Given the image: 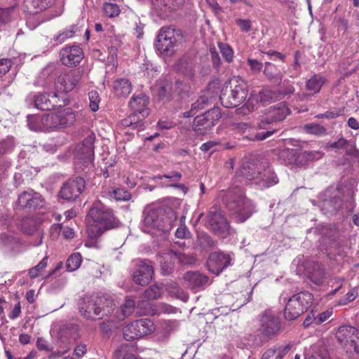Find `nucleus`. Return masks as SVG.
<instances>
[{"instance_id":"nucleus-1","label":"nucleus","mask_w":359,"mask_h":359,"mask_svg":"<svg viewBox=\"0 0 359 359\" xmlns=\"http://www.w3.org/2000/svg\"><path fill=\"white\" fill-rule=\"evenodd\" d=\"M76 121V116L70 108L61 109L43 117L27 116V124L34 131L50 132L69 127Z\"/></svg>"},{"instance_id":"nucleus-2","label":"nucleus","mask_w":359,"mask_h":359,"mask_svg":"<svg viewBox=\"0 0 359 359\" xmlns=\"http://www.w3.org/2000/svg\"><path fill=\"white\" fill-rule=\"evenodd\" d=\"M118 224L112 211L100 201L95 203L88 212L87 232L90 238L95 239L106 230Z\"/></svg>"},{"instance_id":"nucleus-3","label":"nucleus","mask_w":359,"mask_h":359,"mask_svg":"<svg viewBox=\"0 0 359 359\" xmlns=\"http://www.w3.org/2000/svg\"><path fill=\"white\" fill-rule=\"evenodd\" d=\"M176 219L175 212L172 210L166 212L163 209H152L145 212L142 222L144 232L155 234L158 231H168Z\"/></svg>"},{"instance_id":"nucleus-4","label":"nucleus","mask_w":359,"mask_h":359,"mask_svg":"<svg viewBox=\"0 0 359 359\" xmlns=\"http://www.w3.org/2000/svg\"><path fill=\"white\" fill-rule=\"evenodd\" d=\"M112 301L103 297H84L79 305L80 313L86 319L93 320L94 316L109 315L113 311Z\"/></svg>"},{"instance_id":"nucleus-5","label":"nucleus","mask_w":359,"mask_h":359,"mask_svg":"<svg viewBox=\"0 0 359 359\" xmlns=\"http://www.w3.org/2000/svg\"><path fill=\"white\" fill-rule=\"evenodd\" d=\"M148 102V97L145 95H133L129 102V107L133 112L128 118L121 121V125L124 127L142 129V121L149 114Z\"/></svg>"},{"instance_id":"nucleus-6","label":"nucleus","mask_w":359,"mask_h":359,"mask_svg":"<svg viewBox=\"0 0 359 359\" xmlns=\"http://www.w3.org/2000/svg\"><path fill=\"white\" fill-rule=\"evenodd\" d=\"M248 89L245 82L238 78L230 81V90L228 93L227 87L222 90L220 101L226 108H233L239 106L247 97Z\"/></svg>"},{"instance_id":"nucleus-7","label":"nucleus","mask_w":359,"mask_h":359,"mask_svg":"<svg viewBox=\"0 0 359 359\" xmlns=\"http://www.w3.org/2000/svg\"><path fill=\"white\" fill-rule=\"evenodd\" d=\"M313 295L309 292H302L292 295L286 304L284 316L288 320L297 318L311 305Z\"/></svg>"},{"instance_id":"nucleus-8","label":"nucleus","mask_w":359,"mask_h":359,"mask_svg":"<svg viewBox=\"0 0 359 359\" xmlns=\"http://www.w3.org/2000/svg\"><path fill=\"white\" fill-rule=\"evenodd\" d=\"M242 173L247 180H255V183L261 189L271 187L278 182V177L270 168H266L262 172L254 164L244 166Z\"/></svg>"},{"instance_id":"nucleus-9","label":"nucleus","mask_w":359,"mask_h":359,"mask_svg":"<svg viewBox=\"0 0 359 359\" xmlns=\"http://www.w3.org/2000/svg\"><path fill=\"white\" fill-rule=\"evenodd\" d=\"M154 330L153 322L148 319H140L126 325L123 328V338L128 341L140 339Z\"/></svg>"},{"instance_id":"nucleus-10","label":"nucleus","mask_w":359,"mask_h":359,"mask_svg":"<svg viewBox=\"0 0 359 359\" xmlns=\"http://www.w3.org/2000/svg\"><path fill=\"white\" fill-rule=\"evenodd\" d=\"M95 139V134L91 133L75 148L76 163L82 165L80 166L81 169L82 166L88 167L93 162Z\"/></svg>"},{"instance_id":"nucleus-11","label":"nucleus","mask_w":359,"mask_h":359,"mask_svg":"<svg viewBox=\"0 0 359 359\" xmlns=\"http://www.w3.org/2000/svg\"><path fill=\"white\" fill-rule=\"evenodd\" d=\"M339 342L347 351L359 353V330L352 326H341L336 333Z\"/></svg>"},{"instance_id":"nucleus-12","label":"nucleus","mask_w":359,"mask_h":359,"mask_svg":"<svg viewBox=\"0 0 359 359\" xmlns=\"http://www.w3.org/2000/svg\"><path fill=\"white\" fill-rule=\"evenodd\" d=\"M205 226L222 238L230 234L231 229L226 218L220 210L212 208L206 217Z\"/></svg>"},{"instance_id":"nucleus-13","label":"nucleus","mask_w":359,"mask_h":359,"mask_svg":"<svg viewBox=\"0 0 359 359\" xmlns=\"http://www.w3.org/2000/svg\"><path fill=\"white\" fill-rule=\"evenodd\" d=\"M220 117L221 112L219 108H212L194 118L193 129L198 135H205L217 123Z\"/></svg>"},{"instance_id":"nucleus-14","label":"nucleus","mask_w":359,"mask_h":359,"mask_svg":"<svg viewBox=\"0 0 359 359\" xmlns=\"http://www.w3.org/2000/svg\"><path fill=\"white\" fill-rule=\"evenodd\" d=\"M176 42L174 29L163 27L161 29L156 41V50L161 55L170 56L175 51Z\"/></svg>"},{"instance_id":"nucleus-15","label":"nucleus","mask_w":359,"mask_h":359,"mask_svg":"<svg viewBox=\"0 0 359 359\" xmlns=\"http://www.w3.org/2000/svg\"><path fill=\"white\" fill-rule=\"evenodd\" d=\"M227 205L233 211V214L238 222H245L253 212L251 202L247 200L241 193L233 198Z\"/></svg>"},{"instance_id":"nucleus-16","label":"nucleus","mask_w":359,"mask_h":359,"mask_svg":"<svg viewBox=\"0 0 359 359\" xmlns=\"http://www.w3.org/2000/svg\"><path fill=\"white\" fill-rule=\"evenodd\" d=\"M175 261L184 264H191L194 262L195 258L192 255H187L183 252L174 251L173 250L165 253L159 257L163 274H168Z\"/></svg>"},{"instance_id":"nucleus-17","label":"nucleus","mask_w":359,"mask_h":359,"mask_svg":"<svg viewBox=\"0 0 359 359\" xmlns=\"http://www.w3.org/2000/svg\"><path fill=\"white\" fill-rule=\"evenodd\" d=\"M83 76V72L79 70L70 71L68 73L60 75L56 83L57 93H67L72 90L80 83Z\"/></svg>"},{"instance_id":"nucleus-18","label":"nucleus","mask_w":359,"mask_h":359,"mask_svg":"<svg viewBox=\"0 0 359 359\" xmlns=\"http://www.w3.org/2000/svg\"><path fill=\"white\" fill-rule=\"evenodd\" d=\"M84 188L85 180L83 178L72 179L64 184L60 191V196L65 200L74 201L81 194Z\"/></svg>"},{"instance_id":"nucleus-19","label":"nucleus","mask_w":359,"mask_h":359,"mask_svg":"<svg viewBox=\"0 0 359 359\" xmlns=\"http://www.w3.org/2000/svg\"><path fill=\"white\" fill-rule=\"evenodd\" d=\"M231 260L229 254L222 252H212L207 261V266L210 272L217 276L231 264Z\"/></svg>"},{"instance_id":"nucleus-20","label":"nucleus","mask_w":359,"mask_h":359,"mask_svg":"<svg viewBox=\"0 0 359 359\" xmlns=\"http://www.w3.org/2000/svg\"><path fill=\"white\" fill-rule=\"evenodd\" d=\"M59 97L57 93L52 94L39 93L29 95L28 100L32 101L34 106L39 109L50 110L59 104Z\"/></svg>"},{"instance_id":"nucleus-21","label":"nucleus","mask_w":359,"mask_h":359,"mask_svg":"<svg viewBox=\"0 0 359 359\" xmlns=\"http://www.w3.org/2000/svg\"><path fill=\"white\" fill-rule=\"evenodd\" d=\"M44 205V201L41 196L33 190H27L19 195L16 202V206L20 208H41Z\"/></svg>"},{"instance_id":"nucleus-22","label":"nucleus","mask_w":359,"mask_h":359,"mask_svg":"<svg viewBox=\"0 0 359 359\" xmlns=\"http://www.w3.org/2000/svg\"><path fill=\"white\" fill-rule=\"evenodd\" d=\"M61 62L67 67L78 65L83 58V52L78 46H66L60 53Z\"/></svg>"},{"instance_id":"nucleus-23","label":"nucleus","mask_w":359,"mask_h":359,"mask_svg":"<svg viewBox=\"0 0 359 359\" xmlns=\"http://www.w3.org/2000/svg\"><path fill=\"white\" fill-rule=\"evenodd\" d=\"M153 266L148 261L141 260L138 262L137 268L133 273V281L140 285L149 284L152 278Z\"/></svg>"},{"instance_id":"nucleus-24","label":"nucleus","mask_w":359,"mask_h":359,"mask_svg":"<svg viewBox=\"0 0 359 359\" xmlns=\"http://www.w3.org/2000/svg\"><path fill=\"white\" fill-rule=\"evenodd\" d=\"M288 114L289 109L282 103L278 104L277 107H270L263 116L259 127L264 128L266 124L281 121L285 119Z\"/></svg>"},{"instance_id":"nucleus-25","label":"nucleus","mask_w":359,"mask_h":359,"mask_svg":"<svg viewBox=\"0 0 359 359\" xmlns=\"http://www.w3.org/2000/svg\"><path fill=\"white\" fill-rule=\"evenodd\" d=\"M279 329V319L271 311L265 312L261 318V332L269 337L277 333Z\"/></svg>"},{"instance_id":"nucleus-26","label":"nucleus","mask_w":359,"mask_h":359,"mask_svg":"<svg viewBox=\"0 0 359 359\" xmlns=\"http://www.w3.org/2000/svg\"><path fill=\"white\" fill-rule=\"evenodd\" d=\"M184 280L194 289H203L210 284L209 278L199 272L189 271L184 276Z\"/></svg>"},{"instance_id":"nucleus-27","label":"nucleus","mask_w":359,"mask_h":359,"mask_svg":"<svg viewBox=\"0 0 359 359\" xmlns=\"http://www.w3.org/2000/svg\"><path fill=\"white\" fill-rule=\"evenodd\" d=\"M51 0H25L24 11L30 14H36L46 9Z\"/></svg>"},{"instance_id":"nucleus-28","label":"nucleus","mask_w":359,"mask_h":359,"mask_svg":"<svg viewBox=\"0 0 359 359\" xmlns=\"http://www.w3.org/2000/svg\"><path fill=\"white\" fill-rule=\"evenodd\" d=\"M114 93L118 97H127L132 90V84L126 79H116L113 85Z\"/></svg>"},{"instance_id":"nucleus-29","label":"nucleus","mask_w":359,"mask_h":359,"mask_svg":"<svg viewBox=\"0 0 359 359\" xmlns=\"http://www.w3.org/2000/svg\"><path fill=\"white\" fill-rule=\"evenodd\" d=\"M278 99L276 93L270 90H263L259 92V95L256 96V97H250L248 100L245 107L248 108L250 105L252 104L255 101H259L263 104H266L269 102L273 100Z\"/></svg>"},{"instance_id":"nucleus-30","label":"nucleus","mask_w":359,"mask_h":359,"mask_svg":"<svg viewBox=\"0 0 359 359\" xmlns=\"http://www.w3.org/2000/svg\"><path fill=\"white\" fill-rule=\"evenodd\" d=\"M135 301L133 299L128 298L124 304L121 306L117 314L119 320H123L126 318L130 316L134 311Z\"/></svg>"},{"instance_id":"nucleus-31","label":"nucleus","mask_w":359,"mask_h":359,"mask_svg":"<svg viewBox=\"0 0 359 359\" xmlns=\"http://www.w3.org/2000/svg\"><path fill=\"white\" fill-rule=\"evenodd\" d=\"M78 31V27L75 25H72L69 27L65 28L61 32L55 35L53 37L54 41L57 43H62L67 39L73 37L74 34Z\"/></svg>"},{"instance_id":"nucleus-32","label":"nucleus","mask_w":359,"mask_h":359,"mask_svg":"<svg viewBox=\"0 0 359 359\" xmlns=\"http://www.w3.org/2000/svg\"><path fill=\"white\" fill-rule=\"evenodd\" d=\"M17 7L18 4H15L13 6L8 8H0V23H8L13 18L16 16L18 14Z\"/></svg>"},{"instance_id":"nucleus-33","label":"nucleus","mask_w":359,"mask_h":359,"mask_svg":"<svg viewBox=\"0 0 359 359\" xmlns=\"http://www.w3.org/2000/svg\"><path fill=\"white\" fill-rule=\"evenodd\" d=\"M325 82L323 77L318 75H313L306 82V89L313 91L314 93H318Z\"/></svg>"},{"instance_id":"nucleus-34","label":"nucleus","mask_w":359,"mask_h":359,"mask_svg":"<svg viewBox=\"0 0 359 359\" xmlns=\"http://www.w3.org/2000/svg\"><path fill=\"white\" fill-rule=\"evenodd\" d=\"M302 152V151H299L297 149H287L283 154L291 156V158L288 159L289 163H295L299 165H304L308 160L306 158L300 157Z\"/></svg>"},{"instance_id":"nucleus-35","label":"nucleus","mask_w":359,"mask_h":359,"mask_svg":"<svg viewBox=\"0 0 359 359\" xmlns=\"http://www.w3.org/2000/svg\"><path fill=\"white\" fill-rule=\"evenodd\" d=\"M264 73L270 80H281L283 78L282 74L277 67L269 62L265 63Z\"/></svg>"},{"instance_id":"nucleus-36","label":"nucleus","mask_w":359,"mask_h":359,"mask_svg":"<svg viewBox=\"0 0 359 359\" xmlns=\"http://www.w3.org/2000/svg\"><path fill=\"white\" fill-rule=\"evenodd\" d=\"M166 290L172 297L180 299L184 302L189 299L188 294L182 290L175 283L168 285Z\"/></svg>"},{"instance_id":"nucleus-37","label":"nucleus","mask_w":359,"mask_h":359,"mask_svg":"<svg viewBox=\"0 0 359 359\" xmlns=\"http://www.w3.org/2000/svg\"><path fill=\"white\" fill-rule=\"evenodd\" d=\"M81 255L79 253H74L69 257L66 262V268L68 271H74L81 265Z\"/></svg>"},{"instance_id":"nucleus-38","label":"nucleus","mask_w":359,"mask_h":359,"mask_svg":"<svg viewBox=\"0 0 359 359\" xmlns=\"http://www.w3.org/2000/svg\"><path fill=\"white\" fill-rule=\"evenodd\" d=\"M48 257L46 256L36 266L29 271V276L31 278H34L41 274L43 269L47 266Z\"/></svg>"},{"instance_id":"nucleus-39","label":"nucleus","mask_w":359,"mask_h":359,"mask_svg":"<svg viewBox=\"0 0 359 359\" xmlns=\"http://www.w3.org/2000/svg\"><path fill=\"white\" fill-rule=\"evenodd\" d=\"M111 198L116 201H128L131 198V194L124 189L118 188L114 189L109 194Z\"/></svg>"},{"instance_id":"nucleus-40","label":"nucleus","mask_w":359,"mask_h":359,"mask_svg":"<svg viewBox=\"0 0 359 359\" xmlns=\"http://www.w3.org/2000/svg\"><path fill=\"white\" fill-rule=\"evenodd\" d=\"M161 295V288L156 285H151L144 292V297L149 299H156Z\"/></svg>"},{"instance_id":"nucleus-41","label":"nucleus","mask_w":359,"mask_h":359,"mask_svg":"<svg viewBox=\"0 0 359 359\" xmlns=\"http://www.w3.org/2000/svg\"><path fill=\"white\" fill-rule=\"evenodd\" d=\"M220 52L226 62H230L233 58V51L232 48L226 43H219Z\"/></svg>"},{"instance_id":"nucleus-42","label":"nucleus","mask_w":359,"mask_h":359,"mask_svg":"<svg viewBox=\"0 0 359 359\" xmlns=\"http://www.w3.org/2000/svg\"><path fill=\"white\" fill-rule=\"evenodd\" d=\"M89 107L93 111H97L99 109V104L100 102V97L98 93L95 90H92L89 93Z\"/></svg>"},{"instance_id":"nucleus-43","label":"nucleus","mask_w":359,"mask_h":359,"mask_svg":"<svg viewBox=\"0 0 359 359\" xmlns=\"http://www.w3.org/2000/svg\"><path fill=\"white\" fill-rule=\"evenodd\" d=\"M304 128L306 133L318 135L325 134L326 132L324 127L315 123L306 124L304 126Z\"/></svg>"},{"instance_id":"nucleus-44","label":"nucleus","mask_w":359,"mask_h":359,"mask_svg":"<svg viewBox=\"0 0 359 359\" xmlns=\"http://www.w3.org/2000/svg\"><path fill=\"white\" fill-rule=\"evenodd\" d=\"M103 9L104 13L110 18L116 17L120 13L119 7L115 4L105 3Z\"/></svg>"},{"instance_id":"nucleus-45","label":"nucleus","mask_w":359,"mask_h":359,"mask_svg":"<svg viewBox=\"0 0 359 359\" xmlns=\"http://www.w3.org/2000/svg\"><path fill=\"white\" fill-rule=\"evenodd\" d=\"M296 344L294 342H290L285 346H274L277 350L276 359H282L290 351L295 349Z\"/></svg>"},{"instance_id":"nucleus-46","label":"nucleus","mask_w":359,"mask_h":359,"mask_svg":"<svg viewBox=\"0 0 359 359\" xmlns=\"http://www.w3.org/2000/svg\"><path fill=\"white\" fill-rule=\"evenodd\" d=\"M332 309H329L325 311L324 312H322L321 313L318 314L316 317L313 318V323L316 325H318L324 323L332 316Z\"/></svg>"},{"instance_id":"nucleus-47","label":"nucleus","mask_w":359,"mask_h":359,"mask_svg":"<svg viewBox=\"0 0 359 359\" xmlns=\"http://www.w3.org/2000/svg\"><path fill=\"white\" fill-rule=\"evenodd\" d=\"M14 147V140L12 137H8L0 142V154L6 153Z\"/></svg>"},{"instance_id":"nucleus-48","label":"nucleus","mask_w":359,"mask_h":359,"mask_svg":"<svg viewBox=\"0 0 359 359\" xmlns=\"http://www.w3.org/2000/svg\"><path fill=\"white\" fill-rule=\"evenodd\" d=\"M300 157L306 158L309 161H314L320 159L322 157V154L317 151H304L301 153Z\"/></svg>"},{"instance_id":"nucleus-49","label":"nucleus","mask_w":359,"mask_h":359,"mask_svg":"<svg viewBox=\"0 0 359 359\" xmlns=\"http://www.w3.org/2000/svg\"><path fill=\"white\" fill-rule=\"evenodd\" d=\"M12 61L8 58L0 60V77L5 75L12 66Z\"/></svg>"},{"instance_id":"nucleus-50","label":"nucleus","mask_w":359,"mask_h":359,"mask_svg":"<svg viewBox=\"0 0 359 359\" xmlns=\"http://www.w3.org/2000/svg\"><path fill=\"white\" fill-rule=\"evenodd\" d=\"M236 22L242 32H248L252 29V22L248 19H237Z\"/></svg>"},{"instance_id":"nucleus-51","label":"nucleus","mask_w":359,"mask_h":359,"mask_svg":"<svg viewBox=\"0 0 359 359\" xmlns=\"http://www.w3.org/2000/svg\"><path fill=\"white\" fill-rule=\"evenodd\" d=\"M198 241L203 248L212 247L215 245L214 241L206 233H203L198 236Z\"/></svg>"},{"instance_id":"nucleus-52","label":"nucleus","mask_w":359,"mask_h":359,"mask_svg":"<svg viewBox=\"0 0 359 359\" xmlns=\"http://www.w3.org/2000/svg\"><path fill=\"white\" fill-rule=\"evenodd\" d=\"M275 131L276 130H269L265 133H257L255 135H251L250 137L247 136L246 137L251 140H264L267 137H270L271 135H272Z\"/></svg>"},{"instance_id":"nucleus-53","label":"nucleus","mask_w":359,"mask_h":359,"mask_svg":"<svg viewBox=\"0 0 359 359\" xmlns=\"http://www.w3.org/2000/svg\"><path fill=\"white\" fill-rule=\"evenodd\" d=\"M172 89V85L170 82L166 81L165 83L160 85L158 87L159 96L161 97H165L166 95L171 92Z\"/></svg>"},{"instance_id":"nucleus-54","label":"nucleus","mask_w":359,"mask_h":359,"mask_svg":"<svg viewBox=\"0 0 359 359\" xmlns=\"http://www.w3.org/2000/svg\"><path fill=\"white\" fill-rule=\"evenodd\" d=\"M358 295V288L354 287L350 290V291L346 294V300L340 304H345L346 302L353 301Z\"/></svg>"},{"instance_id":"nucleus-55","label":"nucleus","mask_w":359,"mask_h":359,"mask_svg":"<svg viewBox=\"0 0 359 359\" xmlns=\"http://www.w3.org/2000/svg\"><path fill=\"white\" fill-rule=\"evenodd\" d=\"M248 64L251 70L254 72H259L262 69V63L255 59H248Z\"/></svg>"},{"instance_id":"nucleus-56","label":"nucleus","mask_w":359,"mask_h":359,"mask_svg":"<svg viewBox=\"0 0 359 359\" xmlns=\"http://www.w3.org/2000/svg\"><path fill=\"white\" fill-rule=\"evenodd\" d=\"M189 234L188 229L184 226H180L175 231V235L179 238H186Z\"/></svg>"},{"instance_id":"nucleus-57","label":"nucleus","mask_w":359,"mask_h":359,"mask_svg":"<svg viewBox=\"0 0 359 359\" xmlns=\"http://www.w3.org/2000/svg\"><path fill=\"white\" fill-rule=\"evenodd\" d=\"M86 351V346L85 344H79L75 347L74 353L78 358H81L85 355Z\"/></svg>"},{"instance_id":"nucleus-58","label":"nucleus","mask_w":359,"mask_h":359,"mask_svg":"<svg viewBox=\"0 0 359 359\" xmlns=\"http://www.w3.org/2000/svg\"><path fill=\"white\" fill-rule=\"evenodd\" d=\"M20 313H21V306H20V302H18L15 305L14 308L13 309L12 311L9 314L8 317L11 319L14 320V319H16L17 318H18L20 316Z\"/></svg>"},{"instance_id":"nucleus-59","label":"nucleus","mask_w":359,"mask_h":359,"mask_svg":"<svg viewBox=\"0 0 359 359\" xmlns=\"http://www.w3.org/2000/svg\"><path fill=\"white\" fill-rule=\"evenodd\" d=\"M62 236L67 239H72L74 237V229L68 226H65L62 229Z\"/></svg>"},{"instance_id":"nucleus-60","label":"nucleus","mask_w":359,"mask_h":359,"mask_svg":"<svg viewBox=\"0 0 359 359\" xmlns=\"http://www.w3.org/2000/svg\"><path fill=\"white\" fill-rule=\"evenodd\" d=\"M348 144V141L344 138H340L338 141L332 143L329 147L332 149H341Z\"/></svg>"},{"instance_id":"nucleus-61","label":"nucleus","mask_w":359,"mask_h":359,"mask_svg":"<svg viewBox=\"0 0 359 359\" xmlns=\"http://www.w3.org/2000/svg\"><path fill=\"white\" fill-rule=\"evenodd\" d=\"M189 89L187 84L182 81H177L175 84V90L181 93L182 92H187Z\"/></svg>"},{"instance_id":"nucleus-62","label":"nucleus","mask_w":359,"mask_h":359,"mask_svg":"<svg viewBox=\"0 0 359 359\" xmlns=\"http://www.w3.org/2000/svg\"><path fill=\"white\" fill-rule=\"evenodd\" d=\"M36 346H37L38 349H39L41 351H50V348L48 346L46 341L42 338H39L37 339Z\"/></svg>"},{"instance_id":"nucleus-63","label":"nucleus","mask_w":359,"mask_h":359,"mask_svg":"<svg viewBox=\"0 0 359 359\" xmlns=\"http://www.w3.org/2000/svg\"><path fill=\"white\" fill-rule=\"evenodd\" d=\"M205 103V101L204 99L202 98L201 100H198L191 105V111H193L196 114L198 110L203 108Z\"/></svg>"},{"instance_id":"nucleus-64","label":"nucleus","mask_w":359,"mask_h":359,"mask_svg":"<svg viewBox=\"0 0 359 359\" xmlns=\"http://www.w3.org/2000/svg\"><path fill=\"white\" fill-rule=\"evenodd\" d=\"M277 350L275 348V347L272 348L268 349L266 352H264L262 356V359H270L272 357L276 358V353Z\"/></svg>"}]
</instances>
